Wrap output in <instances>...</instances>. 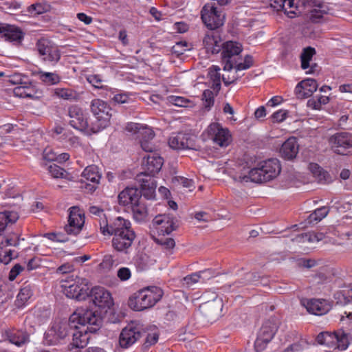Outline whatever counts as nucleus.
Segmentation results:
<instances>
[{
  "instance_id": "1",
  "label": "nucleus",
  "mask_w": 352,
  "mask_h": 352,
  "mask_svg": "<svg viewBox=\"0 0 352 352\" xmlns=\"http://www.w3.org/2000/svg\"><path fill=\"white\" fill-rule=\"evenodd\" d=\"M99 225L103 235L113 236L111 244L116 252L124 254L131 252L136 234L129 220L121 217L109 221L104 218L100 220Z\"/></svg>"
},
{
  "instance_id": "2",
  "label": "nucleus",
  "mask_w": 352,
  "mask_h": 352,
  "mask_svg": "<svg viewBox=\"0 0 352 352\" xmlns=\"http://www.w3.org/2000/svg\"><path fill=\"white\" fill-rule=\"evenodd\" d=\"M72 314L80 316L74 327L71 328L72 345L76 348H84L90 338L89 333H96L101 327L102 318L87 308H78Z\"/></svg>"
},
{
  "instance_id": "3",
  "label": "nucleus",
  "mask_w": 352,
  "mask_h": 352,
  "mask_svg": "<svg viewBox=\"0 0 352 352\" xmlns=\"http://www.w3.org/2000/svg\"><path fill=\"white\" fill-rule=\"evenodd\" d=\"M281 171L280 162L276 158H270L260 162L252 168L248 175H239L237 181L245 184L249 182L264 183L275 179Z\"/></svg>"
},
{
  "instance_id": "4",
  "label": "nucleus",
  "mask_w": 352,
  "mask_h": 352,
  "mask_svg": "<svg viewBox=\"0 0 352 352\" xmlns=\"http://www.w3.org/2000/svg\"><path fill=\"white\" fill-rule=\"evenodd\" d=\"M163 291L156 286L144 287L129 299V307L134 311H142L154 306L162 297Z\"/></svg>"
},
{
  "instance_id": "5",
  "label": "nucleus",
  "mask_w": 352,
  "mask_h": 352,
  "mask_svg": "<svg viewBox=\"0 0 352 352\" xmlns=\"http://www.w3.org/2000/svg\"><path fill=\"white\" fill-rule=\"evenodd\" d=\"M206 3L201 10V19L204 24L210 30H216L224 24L225 14L217 4L223 6L228 4L231 0H211Z\"/></svg>"
},
{
  "instance_id": "6",
  "label": "nucleus",
  "mask_w": 352,
  "mask_h": 352,
  "mask_svg": "<svg viewBox=\"0 0 352 352\" xmlns=\"http://www.w3.org/2000/svg\"><path fill=\"white\" fill-rule=\"evenodd\" d=\"M80 318L77 314H72L67 321L54 322L45 333L43 344L47 346L57 345L70 334L71 328L74 327Z\"/></svg>"
},
{
  "instance_id": "7",
  "label": "nucleus",
  "mask_w": 352,
  "mask_h": 352,
  "mask_svg": "<svg viewBox=\"0 0 352 352\" xmlns=\"http://www.w3.org/2000/svg\"><path fill=\"white\" fill-rule=\"evenodd\" d=\"M90 110L96 118L91 123L92 133H98L109 125L113 110L107 102L98 98L94 99L91 102Z\"/></svg>"
},
{
  "instance_id": "8",
  "label": "nucleus",
  "mask_w": 352,
  "mask_h": 352,
  "mask_svg": "<svg viewBox=\"0 0 352 352\" xmlns=\"http://www.w3.org/2000/svg\"><path fill=\"white\" fill-rule=\"evenodd\" d=\"M61 287L63 293L69 298L84 300L89 296L88 280L86 278L76 277L75 280L70 276L62 280Z\"/></svg>"
},
{
  "instance_id": "9",
  "label": "nucleus",
  "mask_w": 352,
  "mask_h": 352,
  "mask_svg": "<svg viewBox=\"0 0 352 352\" xmlns=\"http://www.w3.org/2000/svg\"><path fill=\"white\" fill-rule=\"evenodd\" d=\"M35 49L41 59L52 65H55L60 60L61 52L58 45L47 38L42 37L37 40Z\"/></svg>"
},
{
  "instance_id": "10",
  "label": "nucleus",
  "mask_w": 352,
  "mask_h": 352,
  "mask_svg": "<svg viewBox=\"0 0 352 352\" xmlns=\"http://www.w3.org/2000/svg\"><path fill=\"white\" fill-rule=\"evenodd\" d=\"M278 329V322L275 318L265 320L260 328L254 342L256 352L263 351L267 344L271 342Z\"/></svg>"
},
{
  "instance_id": "11",
  "label": "nucleus",
  "mask_w": 352,
  "mask_h": 352,
  "mask_svg": "<svg viewBox=\"0 0 352 352\" xmlns=\"http://www.w3.org/2000/svg\"><path fill=\"white\" fill-rule=\"evenodd\" d=\"M68 116L70 118L69 125L80 131L87 134L93 133L91 130V124L88 122L87 113L78 105H72L68 108Z\"/></svg>"
},
{
  "instance_id": "12",
  "label": "nucleus",
  "mask_w": 352,
  "mask_h": 352,
  "mask_svg": "<svg viewBox=\"0 0 352 352\" xmlns=\"http://www.w3.org/2000/svg\"><path fill=\"white\" fill-rule=\"evenodd\" d=\"M221 49L222 62L224 63L223 70L230 71L236 64V56L243 50L242 45L239 43L230 41L221 44Z\"/></svg>"
},
{
  "instance_id": "13",
  "label": "nucleus",
  "mask_w": 352,
  "mask_h": 352,
  "mask_svg": "<svg viewBox=\"0 0 352 352\" xmlns=\"http://www.w3.org/2000/svg\"><path fill=\"white\" fill-rule=\"evenodd\" d=\"M163 164L164 159L162 157L155 153L148 154L142 159V171L139 174L144 175V177L153 178L160 171Z\"/></svg>"
},
{
  "instance_id": "14",
  "label": "nucleus",
  "mask_w": 352,
  "mask_h": 352,
  "mask_svg": "<svg viewBox=\"0 0 352 352\" xmlns=\"http://www.w3.org/2000/svg\"><path fill=\"white\" fill-rule=\"evenodd\" d=\"M334 153L345 155L348 149L352 148V133L349 132H338L329 139Z\"/></svg>"
},
{
  "instance_id": "15",
  "label": "nucleus",
  "mask_w": 352,
  "mask_h": 352,
  "mask_svg": "<svg viewBox=\"0 0 352 352\" xmlns=\"http://www.w3.org/2000/svg\"><path fill=\"white\" fill-rule=\"evenodd\" d=\"M85 223V214L82 213L79 208L74 206L70 208L68 217V224L64 230L67 234L77 235L82 230Z\"/></svg>"
},
{
  "instance_id": "16",
  "label": "nucleus",
  "mask_w": 352,
  "mask_h": 352,
  "mask_svg": "<svg viewBox=\"0 0 352 352\" xmlns=\"http://www.w3.org/2000/svg\"><path fill=\"white\" fill-rule=\"evenodd\" d=\"M208 133L213 142L221 147H226L231 142V135L229 130L223 128L217 122H213L209 125Z\"/></svg>"
},
{
  "instance_id": "17",
  "label": "nucleus",
  "mask_w": 352,
  "mask_h": 352,
  "mask_svg": "<svg viewBox=\"0 0 352 352\" xmlns=\"http://www.w3.org/2000/svg\"><path fill=\"white\" fill-rule=\"evenodd\" d=\"M143 334H145V331H142L139 327L129 324L120 333L119 338L120 346L124 349L131 346L142 337Z\"/></svg>"
},
{
  "instance_id": "18",
  "label": "nucleus",
  "mask_w": 352,
  "mask_h": 352,
  "mask_svg": "<svg viewBox=\"0 0 352 352\" xmlns=\"http://www.w3.org/2000/svg\"><path fill=\"white\" fill-rule=\"evenodd\" d=\"M93 303L100 308H110L113 305V299L111 294L102 287H95L91 290L89 289L87 297Z\"/></svg>"
},
{
  "instance_id": "19",
  "label": "nucleus",
  "mask_w": 352,
  "mask_h": 352,
  "mask_svg": "<svg viewBox=\"0 0 352 352\" xmlns=\"http://www.w3.org/2000/svg\"><path fill=\"white\" fill-rule=\"evenodd\" d=\"M177 219L170 214H160L153 220V224L156 226L158 232L169 234L177 228Z\"/></svg>"
},
{
  "instance_id": "20",
  "label": "nucleus",
  "mask_w": 352,
  "mask_h": 352,
  "mask_svg": "<svg viewBox=\"0 0 352 352\" xmlns=\"http://www.w3.org/2000/svg\"><path fill=\"white\" fill-rule=\"evenodd\" d=\"M168 145L173 149H195L194 139L187 133H173L168 139Z\"/></svg>"
},
{
  "instance_id": "21",
  "label": "nucleus",
  "mask_w": 352,
  "mask_h": 352,
  "mask_svg": "<svg viewBox=\"0 0 352 352\" xmlns=\"http://www.w3.org/2000/svg\"><path fill=\"white\" fill-rule=\"evenodd\" d=\"M2 337L17 346H21L30 342V336L25 330L14 327L5 329L2 332Z\"/></svg>"
},
{
  "instance_id": "22",
  "label": "nucleus",
  "mask_w": 352,
  "mask_h": 352,
  "mask_svg": "<svg viewBox=\"0 0 352 352\" xmlns=\"http://www.w3.org/2000/svg\"><path fill=\"white\" fill-rule=\"evenodd\" d=\"M333 302L325 299L312 298L304 303L307 311L310 314L322 316L328 313L332 308Z\"/></svg>"
},
{
  "instance_id": "23",
  "label": "nucleus",
  "mask_w": 352,
  "mask_h": 352,
  "mask_svg": "<svg viewBox=\"0 0 352 352\" xmlns=\"http://www.w3.org/2000/svg\"><path fill=\"white\" fill-rule=\"evenodd\" d=\"M118 198L120 205L129 208L142 199L140 189L134 187H126L120 192Z\"/></svg>"
},
{
  "instance_id": "24",
  "label": "nucleus",
  "mask_w": 352,
  "mask_h": 352,
  "mask_svg": "<svg viewBox=\"0 0 352 352\" xmlns=\"http://www.w3.org/2000/svg\"><path fill=\"white\" fill-rule=\"evenodd\" d=\"M0 34L5 41L16 44L21 43L24 37V33L19 28L9 24L0 23Z\"/></svg>"
},
{
  "instance_id": "25",
  "label": "nucleus",
  "mask_w": 352,
  "mask_h": 352,
  "mask_svg": "<svg viewBox=\"0 0 352 352\" xmlns=\"http://www.w3.org/2000/svg\"><path fill=\"white\" fill-rule=\"evenodd\" d=\"M135 179L140 184L142 197L144 196L146 199H155L157 182L154 178L144 177V175L138 174Z\"/></svg>"
},
{
  "instance_id": "26",
  "label": "nucleus",
  "mask_w": 352,
  "mask_h": 352,
  "mask_svg": "<svg viewBox=\"0 0 352 352\" xmlns=\"http://www.w3.org/2000/svg\"><path fill=\"white\" fill-rule=\"evenodd\" d=\"M317 89V81L312 78H307L297 84L294 92L298 98L305 99L310 97Z\"/></svg>"
},
{
  "instance_id": "27",
  "label": "nucleus",
  "mask_w": 352,
  "mask_h": 352,
  "mask_svg": "<svg viewBox=\"0 0 352 352\" xmlns=\"http://www.w3.org/2000/svg\"><path fill=\"white\" fill-rule=\"evenodd\" d=\"M125 129L129 132L137 134L140 140L151 141L155 137V133L151 128L138 123H128Z\"/></svg>"
},
{
  "instance_id": "28",
  "label": "nucleus",
  "mask_w": 352,
  "mask_h": 352,
  "mask_svg": "<svg viewBox=\"0 0 352 352\" xmlns=\"http://www.w3.org/2000/svg\"><path fill=\"white\" fill-rule=\"evenodd\" d=\"M221 44L220 36L217 33L208 32L203 38V45L206 52L212 54H218L221 51Z\"/></svg>"
},
{
  "instance_id": "29",
  "label": "nucleus",
  "mask_w": 352,
  "mask_h": 352,
  "mask_svg": "<svg viewBox=\"0 0 352 352\" xmlns=\"http://www.w3.org/2000/svg\"><path fill=\"white\" fill-rule=\"evenodd\" d=\"M298 144L294 137L288 138L281 146L280 153L282 157L285 160L294 159L298 153Z\"/></svg>"
},
{
  "instance_id": "30",
  "label": "nucleus",
  "mask_w": 352,
  "mask_h": 352,
  "mask_svg": "<svg viewBox=\"0 0 352 352\" xmlns=\"http://www.w3.org/2000/svg\"><path fill=\"white\" fill-rule=\"evenodd\" d=\"M14 96L19 98H28L36 99L39 98L38 94H40L36 89L35 86L30 82L25 81L21 85L17 86L14 89Z\"/></svg>"
},
{
  "instance_id": "31",
  "label": "nucleus",
  "mask_w": 352,
  "mask_h": 352,
  "mask_svg": "<svg viewBox=\"0 0 352 352\" xmlns=\"http://www.w3.org/2000/svg\"><path fill=\"white\" fill-rule=\"evenodd\" d=\"M50 316V312L48 309L42 307H35L29 315L27 319L32 321L34 325H41L46 322Z\"/></svg>"
},
{
  "instance_id": "32",
  "label": "nucleus",
  "mask_w": 352,
  "mask_h": 352,
  "mask_svg": "<svg viewBox=\"0 0 352 352\" xmlns=\"http://www.w3.org/2000/svg\"><path fill=\"white\" fill-rule=\"evenodd\" d=\"M83 180L99 183L102 177L101 173L99 172V168L96 165H90L87 166L81 174Z\"/></svg>"
},
{
  "instance_id": "33",
  "label": "nucleus",
  "mask_w": 352,
  "mask_h": 352,
  "mask_svg": "<svg viewBox=\"0 0 352 352\" xmlns=\"http://www.w3.org/2000/svg\"><path fill=\"white\" fill-rule=\"evenodd\" d=\"M133 219L138 221H143L147 217L148 209L144 200L142 199L131 208Z\"/></svg>"
},
{
  "instance_id": "34",
  "label": "nucleus",
  "mask_w": 352,
  "mask_h": 352,
  "mask_svg": "<svg viewBox=\"0 0 352 352\" xmlns=\"http://www.w3.org/2000/svg\"><path fill=\"white\" fill-rule=\"evenodd\" d=\"M220 67L217 65H212L208 69V75L210 79L212 80V85L210 86V89H212L216 94H219L221 85V79L222 77L220 74Z\"/></svg>"
},
{
  "instance_id": "35",
  "label": "nucleus",
  "mask_w": 352,
  "mask_h": 352,
  "mask_svg": "<svg viewBox=\"0 0 352 352\" xmlns=\"http://www.w3.org/2000/svg\"><path fill=\"white\" fill-rule=\"evenodd\" d=\"M278 10H283L285 12L296 14L295 10L298 7L300 0H270Z\"/></svg>"
},
{
  "instance_id": "36",
  "label": "nucleus",
  "mask_w": 352,
  "mask_h": 352,
  "mask_svg": "<svg viewBox=\"0 0 352 352\" xmlns=\"http://www.w3.org/2000/svg\"><path fill=\"white\" fill-rule=\"evenodd\" d=\"M19 219L18 213L14 211L0 212V235L3 234L9 223H15Z\"/></svg>"
},
{
  "instance_id": "37",
  "label": "nucleus",
  "mask_w": 352,
  "mask_h": 352,
  "mask_svg": "<svg viewBox=\"0 0 352 352\" xmlns=\"http://www.w3.org/2000/svg\"><path fill=\"white\" fill-rule=\"evenodd\" d=\"M206 274H207V276H212L211 270L209 269L199 271V272L192 273L185 276L182 280V284L184 287H190L195 283L199 282L202 278V275Z\"/></svg>"
},
{
  "instance_id": "38",
  "label": "nucleus",
  "mask_w": 352,
  "mask_h": 352,
  "mask_svg": "<svg viewBox=\"0 0 352 352\" xmlns=\"http://www.w3.org/2000/svg\"><path fill=\"white\" fill-rule=\"evenodd\" d=\"M38 79L47 85H54L60 82V76L54 72L39 71L37 73Z\"/></svg>"
},
{
  "instance_id": "39",
  "label": "nucleus",
  "mask_w": 352,
  "mask_h": 352,
  "mask_svg": "<svg viewBox=\"0 0 352 352\" xmlns=\"http://www.w3.org/2000/svg\"><path fill=\"white\" fill-rule=\"evenodd\" d=\"M33 291L30 285H23L21 288L16 300L19 306L24 305L28 300L32 296Z\"/></svg>"
},
{
  "instance_id": "40",
  "label": "nucleus",
  "mask_w": 352,
  "mask_h": 352,
  "mask_svg": "<svg viewBox=\"0 0 352 352\" xmlns=\"http://www.w3.org/2000/svg\"><path fill=\"white\" fill-rule=\"evenodd\" d=\"M315 54L316 50L312 47H307L303 49L300 54L301 67L302 69L309 67V62Z\"/></svg>"
},
{
  "instance_id": "41",
  "label": "nucleus",
  "mask_w": 352,
  "mask_h": 352,
  "mask_svg": "<svg viewBox=\"0 0 352 352\" xmlns=\"http://www.w3.org/2000/svg\"><path fill=\"white\" fill-rule=\"evenodd\" d=\"M329 209L325 206H322L315 210L308 217V221L310 223H318L324 218L329 213Z\"/></svg>"
},
{
  "instance_id": "42",
  "label": "nucleus",
  "mask_w": 352,
  "mask_h": 352,
  "mask_svg": "<svg viewBox=\"0 0 352 352\" xmlns=\"http://www.w3.org/2000/svg\"><path fill=\"white\" fill-rule=\"evenodd\" d=\"M218 94H216V92L212 89H208L204 91L202 94V101H203V105L204 106L205 109L209 111L211 107L214 105V96H217Z\"/></svg>"
},
{
  "instance_id": "43",
  "label": "nucleus",
  "mask_w": 352,
  "mask_h": 352,
  "mask_svg": "<svg viewBox=\"0 0 352 352\" xmlns=\"http://www.w3.org/2000/svg\"><path fill=\"white\" fill-rule=\"evenodd\" d=\"M47 170L54 178L69 179V174L64 168L55 164H50L47 166Z\"/></svg>"
},
{
  "instance_id": "44",
  "label": "nucleus",
  "mask_w": 352,
  "mask_h": 352,
  "mask_svg": "<svg viewBox=\"0 0 352 352\" xmlns=\"http://www.w3.org/2000/svg\"><path fill=\"white\" fill-rule=\"evenodd\" d=\"M54 95L60 98L67 100H76L77 98L76 92L68 88H56L54 89Z\"/></svg>"
},
{
  "instance_id": "45",
  "label": "nucleus",
  "mask_w": 352,
  "mask_h": 352,
  "mask_svg": "<svg viewBox=\"0 0 352 352\" xmlns=\"http://www.w3.org/2000/svg\"><path fill=\"white\" fill-rule=\"evenodd\" d=\"M336 338V333L329 332H321L316 338V342L319 344H325L331 346L333 344V339Z\"/></svg>"
},
{
  "instance_id": "46",
  "label": "nucleus",
  "mask_w": 352,
  "mask_h": 352,
  "mask_svg": "<svg viewBox=\"0 0 352 352\" xmlns=\"http://www.w3.org/2000/svg\"><path fill=\"white\" fill-rule=\"evenodd\" d=\"M349 340L346 335L342 334L340 336L336 334V338L333 339V344L331 346H336L340 350H345L349 346Z\"/></svg>"
},
{
  "instance_id": "47",
  "label": "nucleus",
  "mask_w": 352,
  "mask_h": 352,
  "mask_svg": "<svg viewBox=\"0 0 352 352\" xmlns=\"http://www.w3.org/2000/svg\"><path fill=\"white\" fill-rule=\"evenodd\" d=\"M188 47V43L186 41L177 42L175 45L171 47V52L177 57H179L183 55L186 51L190 50Z\"/></svg>"
},
{
  "instance_id": "48",
  "label": "nucleus",
  "mask_w": 352,
  "mask_h": 352,
  "mask_svg": "<svg viewBox=\"0 0 352 352\" xmlns=\"http://www.w3.org/2000/svg\"><path fill=\"white\" fill-rule=\"evenodd\" d=\"M142 336H146L145 341L142 345L144 350H147L151 346L157 343L159 339V334L156 332L153 333H146L145 331V334H143Z\"/></svg>"
},
{
  "instance_id": "49",
  "label": "nucleus",
  "mask_w": 352,
  "mask_h": 352,
  "mask_svg": "<svg viewBox=\"0 0 352 352\" xmlns=\"http://www.w3.org/2000/svg\"><path fill=\"white\" fill-rule=\"evenodd\" d=\"M135 264L140 271L146 270L149 265L148 256L145 254L138 255L135 258Z\"/></svg>"
},
{
  "instance_id": "50",
  "label": "nucleus",
  "mask_w": 352,
  "mask_h": 352,
  "mask_svg": "<svg viewBox=\"0 0 352 352\" xmlns=\"http://www.w3.org/2000/svg\"><path fill=\"white\" fill-rule=\"evenodd\" d=\"M253 65V57L251 55H246L243 63H237L234 64V67L236 71L245 70L250 68Z\"/></svg>"
},
{
  "instance_id": "51",
  "label": "nucleus",
  "mask_w": 352,
  "mask_h": 352,
  "mask_svg": "<svg viewBox=\"0 0 352 352\" xmlns=\"http://www.w3.org/2000/svg\"><path fill=\"white\" fill-rule=\"evenodd\" d=\"M309 169L314 175L318 177L320 180H326L327 173L325 172L318 164L315 163L310 164Z\"/></svg>"
},
{
  "instance_id": "52",
  "label": "nucleus",
  "mask_w": 352,
  "mask_h": 352,
  "mask_svg": "<svg viewBox=\"0 0 352 352\" xmlns=\"http://www.w3.org/2000/svg\"><path fill=\"white\" fill-rule=\"evenodd\" d=\"M80 188L84 190L86 193H93L98 188L99 183L89 182L85 180L81 179Z\"/></svg>"
},
{
  "instance_id": "53",
  "label": "nucleus",
  "mask_w": 352,
  "mask_h": 352,
  "mask_svg": "<svg viewBox=\"0 0 352 352\" xmlns=\"http://www.w3.org/2000/svg\"><path fill=\"white\" fill-rule=\"evenodd\" d=\"M155 241L166 250H172L175 245V240L172 238L155 239Z\"/></svg>"
},
{
  "instance_id": "54",
  "label": "nucleus",
  "mask_w": 352,
  "mask_h": 352,
  "mask_svg": "<svg viewBox=\"0 0 352 352\" xmlns=\"http://www.w3.org/2000/svg\"><path fill=\"white\" fill-rule=\"evenodd\" d=\"M327 14L320 9H314L310 11V20L313 23H320L324 17V14Z\"/></svg>"
},
{
  "instance_id": "55",
  "label": "nucleus",
  "mask_w": 352,
  "mask_h": 352,
  "mask_svg": "<svg viewBox=\"0 0 352 352\" xmlns=\"http://www.w3.org/2000/svg\"><path fill=\"white\" fill-rule=\"evenodd\" d=\"M28 11L31 14H40L47 11L45 6L41 3H34L30 6L28 8Z\"/></svg>"
},
{
  "instance_id": "56",
  "label": "nucleus",
  "mask_w": 352,
  "mask_h": 352,
  "mask_svg": "<svg viewBox=\"0 0 352 352\" xmlns=\"http://www.w3.org/2000/svg\"><path fill=\"white\" fill-rule=\"evenodd\" d=\"M23 270L24 267L20 264H15L9 272L8 279L13 281Z\"/></svg>"
},
{
  "instance_id": "57",
  "label": "nucleus",
  "mask_w": 352,
  "mask_h": 352,
  "mask_svg": "<svg viewBox=\"0 0 352 352\" xmlns=\"http://www.w3.org/2000/svg\"><path fill=\"white\" fill-rule=\"evenodd\" d=\"M24 78H26L25 76H23L20 74H14L8 76L7 81L12 85H17L18 86L21 85L25 81Z\"/></svg>"
},
{
  "instance_id": "58",
  "label": "nucleus",
  "mask_w": 352,
  "mask_h": 352,
  "mask_svg": "<svg viewBox=\"0 0 352 352\" xmlns=\"http://www.w3.org/2000/svg\"><path fill=\"white\" fill-rule=\"evenodd\" d=\"M288 113H289V111L287 110L280 109V110L274 112L272 114V118L274 121H276L277 122H281L286 119V118L287 117Z\"/></svg>"
},
{
  "instance_id": "59",
  "label": "nucleus",
  "mask_w": 352,
  "mask_h": 352,
  "mask_svg": "<svg viewBox=\"0 0 352 352\" xmlns=\"http://www.w3.org/2000/svg\"><path fill=\"white\" fill-rule=\"evenodd\" d=\"M117 276L121 280H127L131 276V270L128 267H121L118 270Z\"/></svg>"
},
{
  "instance_id": "60",
  "label": "nucleus",
  "mask_w": 352,
  "mask_h": 352,
  "mask_svg": "<svg viewBox=\"0 0 352 352\" xmlns=\"http://www.w3.org/2000/svg\"><path fill=\"white\" fill-rule=\"evenodd\" d=\"M170 102L175 106L186 107L189 101L183 97L173 96L170 97Z\"/></svg>"
},
{
  "instance_id": "61",
  "label": "nucleus",
  "mask_w": 352,
  "mask_h": 352,
  "mask_svg": "<svg viewBox=\"0 0 352 352\" xmlns=\"http://www.w3.org/2000/svg\"><path fill=\"white\" fill-rule=\"evenodd\" d=\"M87 80L96 88L102 87V79L98 75H91L87 78Z\"/></svg>"
},
{
  "instance_id": "62",
  "label": "nucleus",
  "mask_w": 352,
  "mask_h": 352,
  "mask_svg": "<svg viewBox=\"0 0 352 352\" xmlns=\"http://www.w3.org/2000/svg\"><path fill=\"white\" fill-rule=\"evenodd\" d=\"M140 143L142 148L146 152L152 153L155 148V145L151 142V141L140 140Z\"/></svg>"
},
{
  "instance_id": "63",
  "label": "nucleus",
  "mask_w": 352,
  "mask_h": 352,
  "mask_svg": "<svg viewBox=\"0 0 352 352\" xmlns=\"http://www.w3.org/2000/svg\"><path fill=\"white\" fill-rule=\"evenodd\" d=\"M177 182L184 187L189 188L192 186V181L184 177H175L173 179V182Z\"/></svg>"
},
{
  "instance_id": "64",
  "label": "nucleus",
  "mask_w": 352,
  "mask_h": 352,
  "mask_svg": "<svg viewBox=\"0 0 352 352\" xmlns=\"http://www.w3.org/2000/svg\"><path fill=\"white\" fill-rule=\"evenodd\" d=\"M302 346L299 343H294L291 344L283 352H302Z\"/></svg>"
}]
</instances>
